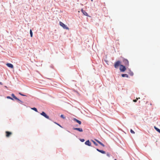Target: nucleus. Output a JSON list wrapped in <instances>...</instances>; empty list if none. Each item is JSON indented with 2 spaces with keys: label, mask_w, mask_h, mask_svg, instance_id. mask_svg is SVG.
Segmentation results:
<instances>
[{
  "label": "nucleus",
  "mask_w": 160,
  "mask_h": 160,
  "mask_svg": "<svg viewBox=\"0 0 160 160\" xmlns=\"http://www.w3.org/2000/svg\"><path fill=\"white\" fill-rule=\"evenodd\" d=\"M6 65L9 68H13V65L12 64L10 63H7Z\"/></svg>",
  "instance_id": "9d476101"
},
{
  "label": "nucleus",
  "mask_w": 160,
  "mask_h": 160,
  "mask_svg": "<svg viewBox=\"0 0 160 160\" xmlns=\"http://www.w3.org/2000/svg\"><path fill=\"white\" fill-rule=\"evenodd\" d=\"M19 94L20 95H21V96H26V95H24V94H22L21 93V92H19Z\"/></svg>",
  "instance_id": "b1692460"
},
{
  "label": "nucleus",
  "mask_w": 160,
  "mask_h": 160,
  "mask_svg": "<svg viewBox=\"0 0 160 160\" xmlns=\"http://www.w3.org/2000/svg\"><path fill=\"white\" fill-rule=\"evenodd\" d=\"M60 116L61 118L64 119H65V117L63 115H61Z\"/></svg>",
  "instance_id": "4be33fe9"
},
{
  "label": "nucleus",
  "mask_w": 160,
  "mask_h": 160,
  "mask_svg": "<svg viewBox=\"0 0 160 160\" xmlns=\"http://www.w3.org/2000/svg\"><path fill=\"white\" fill-rule=\"evenodd\" d=\"M95 140L100 145H102V146H103V147H104L105 146L101 142H100L98 140L96 139H95Z\"/></svg>",
  "instance_id": "f8f14e48"
},
{
  "label": "nucleus",
  "mask_w": 160,
  "mask_h": 160,
  "mask_svg": "<svg viewBox=\"0 0 160 160\" xmlns=\"http://www.w3.org/2000/svg\"><path fill=\"white\" fill-rule=\"evenodd\" d=\"M122 76L123 77H126L127 78L128 77V76L126 74H122Z\"/></svg>",
  "instance_id": "2eb2a0df"
},
{
  "label": "nucleus",
  "mask_w": 160,
  "mask_h": 160,
  "mask_svg": "<svg viewBox=\"0 0 160 160\" xmlns=\"http://www.w3.org/2000/svg\"><path fill=\"white\" fill-rule=\"evenodd\" d=\"M81 12H82V13L84 15L87 16H88V15L87 13L85 11L83 10V9H82Z\"/></svg>",
  "instance_id": "6e6552de"
},
{
  "label": "nucleus",
  "mask_w": 160,
  "mask_h": 160,
  "mask_svg": "<svg viewBox=\"0 0 160 160\" xmlns=\"http://www.w3.org/2000/svg\"><path fill=\"white\" fill-rule=\"evenodd\" d=\"M73 129L74 130H77L80 132H82L83 131L82 129L81 128H73Z\"/></svg>",
  "instance_id": "0eeeda50"
},
{
  "label": "nucleus",
  "mask_w": 160,
  "mask_h": 160,
  "mask_svg": "<svg viewBox=\"0 0 160 160\" xmlns=\"http://www.w3.org/2000/svg\"><path fill=\"white\" fill-rule=\"evenodd\" d=\"M99 152H100L101 153H103V154H105V152L104 151H103V150H100L99 149H96Z\"/></svg>",
  "instance_id": "ddd939ff"
},
{
  "label": "nucleus",
  "mask_w": 160,
  "mask_h": 160,
  "mask_svg": "<svg viewBox=\"0 0 160 160\" xmlns=\"http://www.w3.org/2000/svg\"><path fill=\"white\" fill-rule=\"evenodd\" d=\"M85 144L86 145H87L88 146H91V142L89 141V140L85 142Z\"/></svg>",
  "instance_id": "1a4fd4ad"
},
{
  "label": "nucleus",
  "mask_w": 160,
  "mask_h": 160,
  "mask_svg": "<svg viewBox=\"0 0 160 160\" xmlns=\"http://www.w3.org/2000/svg\"><path fill=\"white\" fill-rule=\"evenodd\" d=\"M91 1H92V2L93 1V0H91Z\"/></svg>",
  "instance_id": "7c9ffc66"
},
{
  "label": "nucleus",
  "mask_w": 160,
  "mask_h": 160,
  "mask_svg": "<svg viewBox=\"0 0 160 160\" xmlns=\"http://www.w3.org/2000/svg\"><path fill=\"white\" fill-rule=\"evenodd\" d=\"M154 128L158 132H159L160 133V129H158V128H157L155 126L154 127Z\"/></svg>",
  "instance_id": "dca6fc26"
},
{
  "label": "nucleus",
  "mask_w": 160,
  "mask_h": 160,
  "mask_svg": "<svg viewBox=\"0 0 160 160\" xmlns=\"http://www.w3.org/2000/svg\"><path fill=\"white\" fill-rule=\"evenodd\" d=\"M12 97L16 100H18V98L16 97L13 93H12L11 95Z\"/></svg>",
  "instance_id": "4468645a"
},
{
  "label": "nucleus",
  "mask_w": 160,
  "mask_h": 160,
  "mask_svg": "<svg viewBox=\"0 0 160 160\" xmlns=\"http://www.w3.org/2000/svg\"><path fill=\"white\" fill-rule=\"evenodd\" d=\"M129 74H130V75L132 76L133 75V72H130Z\"/></svg>",
  "instance_id": "a878e982"
},
{
  "label": "nucleus",
  "mask_w": 160,
  "mask_h": 160,
  "mask_svg": "<svg viewBox=\"0 0 160 160\" xmlns=\"http://www.w3.org/2000/svg\"><path fill=\"white\" fill-rule=\"evenodd\" d=\"M18 100V101L20 103H23V102H22V101H21V100H20L19 99H18V100Z\"/></svg>",
  "instance_id": "393cba45"
},
{
  "label": "nucleus",
  "mask_w": 160,
  "mask_h": 160,
  "mask_svg": "<svg viewBox=\"0 0 160 160\" xmlns=\"http://www.w3.org/2000/svg\"><path fill=\"white\" fill-rule=\"evenodd\" d=\"M40 114L46 118L48 119H49V116H48L44 112H42L41 113H40Z\"/></svg>",
  "instance_id": "39448f33"
},
{
  "label": "nucleus",
  "mask_w": 160,
  "mask_h": 160,
  "mask_svg": "<svg viewBox=\"0 0 160 160\" xmlns=\"http://www.w3.org/2000/svg\"><path fill=\"white\" fill-rule=\"evenodd\" d=\"M5 133L6 134V137H9L12 134V132L8 131H6Z\"/></svg>",
  "instance_id": "423d86ee"
},
{
  "label": "nucleus",
  "mask_w": 160,
  "mask_h": 160,
  "mask_svg": "<svg viewBox=\"0 0 160 160\" xmlns=\"http://www.w3.org/2000/svg\"><path fill=\"white\" fill-rule=\"evenodd\" d=\"M7 98H8V99H11L12 100H13V98H11L10 97V96H7Z\"/></svg>",
  "instance_id": "aec40b11"
},
{
  "label": "nucleus",
  "mask_w": 160,
  "mask_h": 160,
  "mask_svg": "<svg viewBox=\"0 0 160 160\" xmlns=\"http://www.w3.org/2000/svg\"><path fill=\"white\" fill-rule=\"evenodd\" d=\"M59 25L60 26L62 27L64 29L68 30H69V28L66 25L64 24L62 22H59Z\"/></svg>",
  "instance_id": "f257e3e1"
},
{
  "label": "nucleus",
  "mask_w": 160,
  "mask_h": 160,
  "mask_svg": "<svg viewBox=\"0 0 160 160\" xmlns=\"http://www.w3.org/2000/svg\"><path fill=\"white\" fill-rule=\"evenodd\" d=\"M120 70L121 72H124L126 70V68L125 66L121 65L120 67Z\"/></svg>",
  "instance_id": "20e7f679"
},
{
  "label": "nucleus",
  "mask_w": 160,
  "mask_h": 160,
  "mask_svg": "<svg viewBox=\"0 0 160 160\" xmlns=\"http://www.w3.org/2000/svg\"><path fill=\"white\" fill-rule=\"evenodd\" d=\"M130 132H131L132 133V134H134L135 133L134 132L133 130H132V129H131L130 130Z\"/></svg>",
  "instance_id": "5701e85b"
},
{
  "label": "nucleus",
  "mask_w": 160,
  "mask_h": 160,
  "mask_svg": "<svg viewBox=\"0 0 160 160\" xmlns=\"http://www.w3.org/2000/svg\"><path fill=\"white\" fill-rule=\"evenodd\" d=\"M73 120L74 121H76V122H77V123H78L79 125H80L81 124V121H79V120L76 119V118H73Z\"/></svg>",
  "instance_id": "9b49d317"
},
{
  "label": "nucleus",
  "mask_w": 160,
  "mask_h": 160,
  "mask_svg": "<svg viewBox=\"0 0 160 160\" xmlns=\"http://www.w3.org/2000/svg\"><path fill=\"white\" fill-rule=\"evenodd\" d=\"M31 109L34 110V111H36V112H38V110H37V109L36 108H31Z\"/></svg>",
  "instance_id": "f3484780"
},
{
  "label": "nucleus",
  "mask_w": 160,
  "mask_h": 160,
  "mask_svg": "<svg viewBox=\"0 0 160 160\" xmlns=\"http://www.w3.org/2000/svg\"><path fill=\"white\" fill-rule=\"evenodd\" d=\"M138 99H140V98H136V99H135V100H133V101L134 102H136L137 101V100H138Z\"/></svg>",
  "instance_id": "412c9836"
},
{
  "label": "nucleus",
  "mask_w": 160,
  "mask_h": 160,
  "mask_svg": "<svg viewBox=\"0 0 160 160\" xmlns=\"http://www.w3.org/2000/svg\"><path fill=\"white\" fill-rule=\"evenodd\" d=\"M123 62L126 67H128L129 66V62L127 59H124L123 60Z\"/></svg>",
  "instance_id": "7ed1b4c3"
},
{
  "label": "nucleus",
  "mask_w": 160,
  "mask_h": 160,
  "mask_svg": "<svg viewBox=\"0 0 160 160\" xmlns=\"http://www.w3.org/2000/svg\"><path fill=\"white\" fill-rule=\"evenodd\" d=\"M120 64H121V62L119 61H118L117 62H115V63L114 64V66L115 68H118L119 66H120Z\"/></svg>",
  "instance_id": "f03ea898"
},
{
  "label": "nucleus",
  "mask_w": 160,
  "mask_h": 160,
  "mask_svg": "<svg viewBox=\"0 0 160 160\" xmlns=\"http://www.w3.org/2000/svg\"><path fill=\"white\" fill-rule=\"evenodd\" d=\"M30 36L31 37H32V32L31 29L30 30Z\"/></svg>",
  "instance_id": "a211bd4d"
},
{
  "label": "nucleus",
  "mask_w": 160,
  "mask_h": 160,
  "mask_svg": "<svg viewBox=\"0 0 160 160\" xmlns=\"http://www.w3.org/2000/svg\"><path fill=\"white\" fill-rule=\"evenodd\" d=\"M0 84H1V85H2V82H0Z\"/></svg>",
  "instance_id": "c756f323"
},
{
  "label": "nucleus",
  "mask_w": 160,
  "mask_h": 160,
  "mask_svg": "<svg viewBox=\"0 0 160 160\" xmlns=\"http://www.w3.org/2000/svg\"><path fill=\"white\" fill-rule=\"evenodd\" d=\"M107 155L108 157H109L110 156V154H109V153H107Z\"/></svg>",
  "instance_id": "cd10ccee"
},
{
  "label": "nucleus",
  "mask_w": 160,
  "mask_h": 160,
  "mask_svg": "<svg viewBox=\"0 0 160 160\" xmlns=\"http://www.w3.org/2000/svg\"><path fill=\"white\" fill-rule=\"evenodd\" d=\"M114 160H117L116 159H114Z\"/></svg>",
  "instance_id": "2f4dec72"
},
{
  "label": "nucleus",
  "mask_w": 160,
  "mask_h": 160,
  "mask_svg": "<svg viewBox=\"0 0 160 160\" xmlns=\"http://www.w3.org/2000/svg\"><path fill=\"white\" fill-rule=\"evenodd\" d=\"M92 141L93 143L96 146L98 145V144L93 140H92Z\"/></svg>",
  "instance_id": "6ab92c4d"
},
{
  "label": "nucleus",
  "mask_w": 160,
  "mask_h": 160,
  "mask_svg": "<svg viewBox=\"0 0 160 160\" xmlns=\"http://www.w3.org/2000/svg\"><path fill=\"white\" fill-rule=\"evenodd\" d=\"M80 140L82 142H83L85 141L84 139H80Z\"/></svg>",
  "instance_id": "bb28decb"
},
{
  "label": "nucleus",
  "mask_w": 160,
  "mask_h": 160,
  "mask_svg": "<svg viewBox=\"0 0 160 160\" xmlns=\"http://www.w3.org/2000/svg\"><path fill=\"white\" fill-rule=\"evenodd\" d=\"M55 123L56 124H57L58 125V126H59L60 127H62L59 124H58L56 122H55Z\"/></svg>",
  "instance_id": "c85d7f7f"
}]
</instances>
